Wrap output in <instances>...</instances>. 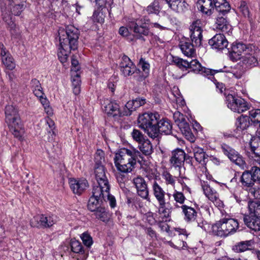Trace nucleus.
<instances>
[{
    "label": "nucleus",
    "instance_id": "obj_6",
    "mask_svg": "<svg viewBox=\"0 0 260 260\" xmlns=\"http://www.w3.org/2000/svg\"><path fill=\"white\" fill-rule=\"evenodd\" d=\"M249 214L244 217L245 224L250 229L255 231H260V202H249Z\"/></svg>",
    "mask_w": 260,
    "mask_h": 260
},
{
    "label": "nucleus",
    "instance_id": "obj_33",
    "mask_svg": "<svg viewBox=\"0 0 260 260\" xmlns=\"http://www.w3.org/2000/svg\"><path fill=\"white\" fill-rule=\"evenodd\" d=\"M2 60L3 63L9 69L13 70L15 67V64L13 61V58L11 55L6 50H2L0 52Z\"/></svg>",
    "mask_w": 260,
    "mask_h": 260
},
{
    "label": "nucleus",
    "instance_id": "obj_54",
    "mask_svg": "<svg viewBox=\"0 0 260 260\" xmlns=\"http://www.w3.org/2000/svg\"><path fill=\"white\" fill-rule=\"evenodd\" d=\"M137 192L139 196L147 201L150 202V199L149 198V190L148 189L147 185L144 188H137Z\"/></svg>",
    "mask_w": 260,
    "mask_h": 260
},
{
    "label": "nucleus",
    "instance_id": "obj_28",
    "mask_svg": "<svg viewBox=\"0 0 260 260\" xmlns=\"http://www.w3.org/2000/svg\"><path fill=\"white\" fill-rule=\"evenodd\" d=\"M257 136L252 137L250 140L249 145L251 150L256 156H259L257 162L260 165V135L258 134Z\"/></svg>",
    "mask_w": 260,
    "mask_h": 260
},
{
    "label": "nucleus",
    "instance_id": "obj_20",
    "mask_svg": "<svg viewBox=\"0 0 260 260\" xmlns=\"http://www.w3.org/2000/svg\"><path fill=\"white\" fill-rule=\"evenodd\" d=\"M209 44L213 49L222 50L227 47L228 42L223 34H218L209 40Z\"/></svg>",
    "mask_w": 260,
    "mask_h": 260
},
{
    "label": "nucleus",
    "instance_id": "obj_7",
    "mask_svg": "<svg viewBox=\"0 0 260 260\" xmlns=\"http://www.w3.org/2000/svg\"><path fill=\"white\" fill-rule=\"evenodd\" d=\"M256 49V46L252 44L246 45L241 43H234L230 51V57L231 60L236 61L242 58L246 53L252 54Z\"/></svg>",
    "mask_w": 260,
    "mask_h": 260
},
{
    "label": "nucleus",
    "instance_id": "obj_12",
    "mask_svg": "<svg viewBox=\"0 0 260 260\" xmlns=\"http://www.w3.org/2000/svg\"><path fill=\"white\" fill-rule=\"evenodd\" d=\"M189 29L190 38L192 43L194 44L195 46H200L203 38L201 21L197 20L193 21Z\"/></svg>",
    "mask_w": 260,
    "mask_h": 260
},
{
    "label": "nucleus",
    "instance_id": "obj_41",
    "mask_svg": "<svg viewBox=\"0 0 260 260\" xmlns=\"http://www.w3.org/2000/svg\"><path fill=\"white\" fill-rule=\"evenodd\" d=\"M96 218L102 221H106L108 219V212L105 207V205L97 208L93 211Z\"/></svg>",
    "mask_w": 260,
    "mask_h": 260
},
{
    "label": "nucleus",
    "instance_id": "obj_9",
    "mask_svg": "<svg viewBox=\"0 0 260 260\" xmlns=\"http://www.w3.org/2000/svg\"><path fill=\"white\" fill-rule=\"evenodd\" d=\"M228 107L232 111L242 113L247 111L249 108L245 100L239 97H236L232 94H229L226 97Z\"/></svg>",
    "mask_w": 260,
    "mask_h": 260
},
{
    "label": "nucleus",
    "instance_id": "obj_29",
    "mask_svg": "<svg viewBox=\"0 0 260 260\" xmlns=\"http://www.w3.org/2000/svg\"><path fill=\"white\" fill-rule=\"evenodd\" d=\"M240 181L242 186L245 187L246 189L251 186H254L255 183L250 170L245 171L242 173Z\"/></svg>",
    "mask_w": 260,
    "mask_h": 260
},
{
    "label": "nucleus",
    "instance_id": "obj_55",
    "mask_svg": "<svg viewBox=\"0 0 260 260\" xmlns=\"http://www.w3.org/2000/svg\"><path fill=\"white\" fill-rule=\"evenodd\" d=\"M94 159L96 166L103 165V162L105 161L104 151L101 150H98L95 153Z\"/></svg>",
    "mask_w": 260,
    "mask_h": 260
},
{
    "label": "nucleus",
    "instance_id": "obj_23",
    "mask_svg": "<svg viewBox=\"0 0 260 260\" xmlns=\"http://www.w3.org/2000/svg\"><path fill=\"white\" fill-rule=\"evenodd\" d=\"M202 187L205 195L212 202L217 204L219 201L218 194L205 182L202 183Z\"/></svg>",
    "mask_w": 260,
    "mask_h": 260
},
{
    "label": "nucleus",
    "instance_id": "obj_16",
    "mask_svg": "<svg viewBox=\"0 0 260 260\" xmlns=\"http://www.w3.org/2000/svg\"><path fill=\"white\" fill-rule=\"evenodd\" d=\"M69 184L73 192L77 194H81L88 187L87 181L84 178H71L70 179Z\"/></svg>",
    "mask_w": 260,
    "mask_h": 260
},
{
    "label": "nucleus",
    "instance_id": "obj_26",
    "mask_svg": "<svg viewBox=\"0 0 260 260\" xmlns=\"http://www.w3.org/2000/svg\"><path fill=\"white\" fill-rule=\"evenodd\" d=\"M214 26L216 29L220 30L228 35H230L232 34V26L222 17H218L217 19Z\"/></svg>",
    "mask_w": 260,
    "mask_h": 260
},
{
    "label": "nucleus",
    "instance_id": "obj_27",
    "mask_svg": "<svg viewBox=\"0 0 260 260\" xmlns=\"http://www.w3.org/2000/svg\"><path fill=\"white\" fill-rule=\"evenodd\" d=\"M181 208L184 214L185 220L187 222H193L195 221L197 216V212L195 209L187 205H182Z\"/></svg>",
    "mask_w": 260,
    "mask_h": 260
},
{
    "label": "nucleus",
    "instance_id": "obj_39",
    "mask_svg": "<svg viewBox=\"0 0 260 260\" xmlns=\"http://www.w3.org/2000/svg\"><path fill=\"white\" fill-rule=\"evenodd\" d=\"M72 82L73 91L75 95H78L80 92L81 80L79 74L78 73H72Z\"/></svg>",
    "mask_w": 260,
    "mask_h": 260
},
{
    "label": "nucleus",
    "instance_id": "obj_3",
    "mask_svg": "<svg viewBox=\"0 0 260 260\" xmlns=\"http://www.w3.org/2000/svg\"><path fill=\"white\" fill-rule=\"evenodd\" d=\"M5 116L6 122L10 131L14 137L20 139L24 131L22 127L18 109L12 105L7 106L5 108Z\"/></svg>",
    "mask_w": 260,
    "mask_h": 260
},
{
    "label": "nucleus",
    "instance_id": "obj_63",
    "mask_svg": "<svg viewBox=\"0 0 260 260\" xmlns=\"http://www.w3.org/2000/svg\"><path fill=\"white\" fill-rule=\"evenodd\" d=\"M122 173L123 172H120V173H117L116 175L117 181L121 186L124 185L125 182L128 180L127 176L123 174Z\"/></svg>",
    "mask_w": 260,
    "mask_h": 260
},
{
    "label": "nucleus",
    "instance_id": "obj_57",
    "mask_svg": "<svg viewBox=\"0 0 260 260\" xmlns=\"http://www.w3.org/2000/svg\"><path fill=\"white\" fill-rule=\"evenodd\" d=\"M173 62L180 68L187 69L188 67V60L179 57H173Z\"/></svg>",
    "mask_w": 260,
    "mask_h": 260
},
{
    "label": "nucleus",
    "instance_id": "obj_44",
    "mask_svg": "<svg viewBox=\"0 0 260 260\" xmlns=\"http://www.w3.org/2000/svg\"><path fill=\"white\" fill-rule=\"evenodd\" d=\"M31 84L35 95L40 98H43L44 93L42 91V88L40 85L39 81L38 80L34 79L31 80Z\"/></svg>",
    "mask_w": 260,
    "mask_h": 260
},
{
    "label": "nucleus",
    "instance_id": "obj_64",
    "mask_svg": "<svg viewBox=\"0 0 260 260\" xmlns=\"http://www.w3.org/2000/svg\"><path fill=\"white\" fill-rule=\"evenodd\" d=\"M72 68H71V73H76L79 70L78 67V61L76 58L75 57L73 56L72 58Z\"/></svg>",
    "mask_w": 260,
    "mask_h": 260
},
{
    "label": "nucleus",
    "instance_id": "obj_37",
    "mask_svg": "<svg viewBox=\"0 0 260 260\" xmlns=\"http://www.w3.org/2000/svg\"><path fill=\"white\" fill-rule=\"evenodd\" d=\"M128 26L131 30H133L138 35H143L147 36L149 34V31L148 28L143 26H139L137 23L135 22H131Z\"/></svg>",
    "mask_w": 260,
    "mask_h": 260
},
{
    "label": "nucleus",
    "instance_id": "obj_45",
    "mask_svg": "<svg viewBox=\"0 0 260 260\" xmlns=\"http://www.w3.org/2000/svg\"><path fill=\"white\" fill-rule=\"evenodd\" d=\"M109 190L110 189H107V190H105V189H102L103 193L102 195L103 196L104 198V205L106 202L107 200L109 202L110 206L112 208H114L116 205V200L114 196L110 194Z\"/></svg>",
    "mask_w": 260,
    "mask_h": 260
},
{
    "label": "nucleus",
    "instance_id": "obj_38",
    "mask_svg": "<svg viewBox=\"0 0 260 260\" xmlns=\"http://www.w3.org/2000/svg\"><path fill=\"white\" fill-rule=\"evenodd\" d=\"M237 129L243 131L247 129L250 125V119L248 116L242 115L236 122Z\"/></svg>",
    "mask_w": 260,
    "mask_h": 260
},
{
    "label": "nucleus",
    "instance_id": "obj_18",
    "mask_svg": "<svg viewBox=\"0 0 260 260\" xmlns=\"http://www.w3.org/2000/svg\"><path fill=\"white\" fill-rule=\"evenodd\" d=\"M185 153L181 149H177L172 152L170 163L174 168H180L183 166L185 159Z\"/></svg>",
    "mask_w": 260,
    "mask_h": 260
},
{
    "label": "nucleus",
    "instance_id": "obj_47",
    "mask_svg": "<svg viewBox=\"0 0 260 260\" xmlns=\"http://www.w3.org/2000/svg\"><path fill=\"white\" fill-rule=\"evenodd\" d=\"M186 234H179L175 240V247L177 249H184L186 247L187 244L184 241V240L186 239Z\"/></svg>",
    "mask_w": 260,
    "mask_h": 260
},
{
    "label": "nucleus",
    "instance_id": "obj_61",
    "mask_svg": "<svg viewBox=\"0 0 260 260\" xmlns=\"http://www.w3.org/2000/svg\"><path fill=\"white\" fill-rule=\"evenodd\" d=\"M83 243L87 247H90L92 244V239L87 233H84L81 236Z\"/></svg>",
    "mask_w": 260,
    "mask_h": 260
},
{
    "label": "nucleus",
    "instance_id": "obj_43",
    "mask_svg": "<svg viewBox=\"0 0 260 260\" xmlns=\"http://www.w3.org/2000/svg\"><path fill=\"white\" fill-rule=\"evenodd\" d=\"M166 2L169 5L170 8L178 12L183 11L182 5H185V2H182V0H165Z\"/></svg>",
    "mask_w": 260,
    "mask_h": 260
},
{
    "label": "nucleus",
    "instance_id": "obj_11",
    "mask_svg": "<svg viewBox=\"0 0 260 260\" xmlns=\"http://www.w3.org/2000/svg\"><path fill=\"white\" fill-rule=\"evenodd\" d=\"M102 189L100 187H93L92 196L90 198L88 203V209L93 212L104 205V198L102 196Z\"/></svg>",
    "mask_w": 260,
    "mask_h": 260
},
{
    "label": "nucleus",
    "instance_id": "obj_24",
    "mask_svg": "<svg viewBox=\"0 0 260 260\" xmlns=\"http://www.w3.org/2000/svg\"><path fill=\"white\" fill-rule=\"evenodd\" d=\"M196 160L202 165H206L208 161V156L206 155L203 149L196 145L192 146Z\"/></svg>",
    "mask_w": 260,
    "mask_h": 260
},
{
    "label": "nucleus",
    "instance_id": "obj_17",
    "mask_svg": "<svg viewBox=\"0 0 260 260\" xmlns=\"http://www.w3.org/2000/svg\"><path fill=\"white\" fill-rule=\"evenodd\" d=\"M102 109L108 116H121L119 105L115 102L107 99L102 104Z\"/></svg>",
    "mask_w": 260,
    "mask_h": 260
},
{
    "label": "nucleus",
    "instance_id": "obj_4",
    "mask_svg": "<svg viewBox=\"0 0 260 260\" xmlns=\"http://www.w3.org/2000/svg\"><path fill=\"white\" fill-rule=\"evenodd\" d=\"M239 226L237 220L231 218H223L212 226V232L214 235L226 237L236 232Z\"/></svg>",
    "mask_w": 260,
    "mask_h": 260
},
{
    "label": "nucleus",
    "instance_id": "obj_53",
    "mask_svg": "<svg viewBox=\"0 0 260 260\" xmlns=\"http://www.w3.org/2000/svg\"><path fill=\"white\" fill-rule=\"evenodd\" d=\"M125 108L127 109V111L120 110L121 116L130 115L133 111L136 110V108L134 107V104H133L132 101H128L125 104Z\"/></svg>",
    "mask_w": 260,
    "mask_h": 260
},
{
    "label": "nucleus",
    "instance_id": "obj_56",
    "mask_svg": "<svg viewBox=\"0 0 260 260\" xmlns=\"http://www.w3.org/2000/svg\"><path fill=\"white\" fill-rule=\"evenodd\" d=\"M255 182L260 184V168L253 166L250 170Z\"/></svg>",
    "mask_w": 260,
    "mask_h": 260
},
{
    "label": "nucleus",
    "instance_id": "obj_50",
    "mask_svg": "<svg viewBox=\"0 0 260 260\" xmlns=\"http://www.w3.org/2000/svg\"><path fill=\"white\" fill-rule=\"evenodd\" d=\"M71 247L73 252L83 254L84 250L81 243L76 240H72L71 242Z\"/></svg>",
    "mask_w": 260,
    "mask_h": 260
},
{
    "label": "nucleus",
    "instance_id": "obj_40",
    "mask_svg": "<svg viewBox=\"0 0 260 260\" xmlns=\"http://www.w3.org/2000/svg\"><path fill=\"white\" fill-rule=\"evenodd\" d=\"M252 243V242L250 240L240 242L233 246V250L236 252H244L250 249Z\"/></svg>",
    "mask_w": 260,
    "mask_h": 260
},
{
    "label": "nucleus",
    "instance_id": "obj_51",
    "mask_svg": "<svg viewBox=\"0 0 260 260\" xmlns=\"http://www.w3.org/2000/svg\"><path fill=\"white\" fill-rule=\"evenodd\" d=\"M248 192L249 198L260 199V188L256 186H251L246 189Z\"/></svg>",
    "mask_w": 260,
    "mask_h": 260
},
{
    "label": "nucleus",
    "instance_id": "obj_46",
    "mask_svg": "<svg viewBox=\"0 0 260 260\" xmlns=\"http://www.w3.org/2000/svg\"><path fill=\"white\" fill-rule=\"evenodd\" d=\"M72 50L70 48L66 49V47L60 46L58 52V57L61 62L64 63L66 62L68 55Z\"/></svg>",
    "mask_w": 260,
    "mask_h": 260
},
{
    "label": "nucleus",
    "instance_id": "obj_5",
    "mask_svg": "<svg viewBox=\"0 0 260 260\" xmlns=\"http://www.w3.org/2000/svg\"><path fill=\"white\" fill-rule=\"evenodd\" d=\"M159 115L157 113H145L139 116V127L143 129L148 136L152 139L158 138V131L156 125L158 123Z\"/></svg>",
    "mask_w": 260,
    "mask_h": 260
},
{
    "label": "nucleus",
    "instance_id": "obj_60",
    "mask_svg": "<svg viewBox=\"0 0 260 260\" xmlns=\"http://www.w3.org/2000/svg\"><path fill=\"white\" fill-rule=\"evenodd\" d=\"M239 8L244 17H249V10L245 2H241Z\"/></svg>",
    "mask_w": 260,
    "mask_h": 260
},
{
    "label": "nucleus",
    "instance_id": "obj_62",
    "mask_svg": "<svg viewBox=\"0 0 260 260\" xmlns=\"http://www.w3.org/2000/svg\"><path fill=\"white\" fill-rule=\"evenodd\" d=\"M24 6H21V7H19V6L9 5V9L14 15H19L24 9Z\"/></svg>",
    "mask_w": 260,
    "mask_h": 260
},
{
    "label": "nucleus",
    "instance_id": "obj_58",
    "mask_svg": "<svg viewBox=\"0 0 260 260\" xmlns=\"http://www.w3.org/2000/svg\"><path fill=\"white\" fill-rule=\"evenodd\" d=\"M133 183L134 184L136 188H144L147 185L146 182L144 179L141 177L138 176L133 179Z\"/></svg>",
    "mask_w": 260,
    "mask_h": 260
},
{
    "label": "nucleus",
    "instance_id": "obj_25",
    "mask_svg": "<svg viewBox=\"0 0 260 260\" xmlns=\"http://www.w3.org/2000/svg\"><path fill=\"white\" fill-rule=\"evenodd\" d=\"M172 126L169 120L162 119L159 121L156 125V129L158 131V137L161 133H164L166 135L170 134L172 132Z\"/></svg>",
    "mask_w": 260,
    "mask_h": 260
},
{
    "label": "nucleus",
    "instance_id": "obj_31",
    "mask_svg": "<svg viewBox=\"0 0 260 260\" xmlns=\"http://www.w3.org/2000/svg\"><path fill=\"white\" fill-rule=\"evenodd\" d=\"M198 4L201 11L208 15H210L214 10L213 0H199Z\"/></svg>",
    "mask_w": 260,
    "mask_h": 260
},
{
    "label": "nucleus",
    "instance_id": "obj_48",
    "mask_svg": "<svg viewBox=\"0 0 260 260\" xmlns=\"http://www.w3.org/2000/svg\"><path fill=\"white\" fill-rule=\"evenodd\" d=\"M162 177L165 180V183L166 185H170L174 188H175L176 183V178H177V177L173 176L168 172H165L162 174Z\"/></svg>",
    "mask_w": 260,
    "mask_h": 260
},
{
    "label": "nucleus",
    "instance_id": "obj_49",
    "mask_svg": "<svg viewBox=\"0 0 260 260\" xmlns=\"http://www.w3.org/2000/svg\"><path fill=\"white\" fill-rule=\"evenodd\" d=\"M173 197L175 201V206L179 207L178 204H183L185 200V197L182 192L175 190L173 194Z\"/></svg>",
    "mask_w": 260,
    "mask_h": 260
},
{
    "label": "nucleus",
    "instance_id": "obj_35",
    "mask_svg": "<svg viewBox=\"0 0 260 260\" xmlns=\"http://www.w3.org/2000/svg\"><path fill=\"white\" fill-rule=\"evenodd\" d=\"M138 66L141 68L143 73L142 75L137 74V80L141 81L145 79L149 75L150 65L143 58L140 59Z\"/></svg>",
    "mask_w": 260,
    "mask_h": 260
},
{
    "label": "nucleus",
    "instance_id": "obj_42",
    "mask_svg": "<svg viewBox=\"0 0 260 260\" xmlns=\"http://www.w3.org/2000/svg\"><path fill=\"white\" fill-rule=\"evenodd\" d=\"M249 119L254 123H259L257 133L260 135V109L252 110L249 112Z\"/></svg>",
    "mask_w": 260,
    "mask_h": 260
},
{
    "label": "nucleus",
    "instance_id": "obj_13",
    "mask_svg": "<svg viewBox=\"0 0 260 260\" xmlns=\"http://www.w3.org/2000/svg\"><path fill=\"white\" fill-rule=\"evenodd\" d=\"M57 217L51 215L45 216V215H38L35 216L30 220V224L32 226L50 227L57 222Z\"/></svg>",
    "mask_w": 260,
    "mask_h": 260
},
{
    "label": "nucleus",
    "instance_id": "obj_36",
    "mask_svg": "<svg viewBox=\"0 0 260 260\" xmlns=\"http://www.w3.org/2000/svg\"><path fill=\"white\" fill-rule=\"evenodd\" d=\"M138 148L145 155H149L153 151L152 145L148 139L139 144Z\"/></svg>",
    "mask_w": 260,
    "mask_h": 260
},
{
    "label": "nucleus",
    "instance_id": "obj_2",
    "mask_svg": "<svg viewBox=\"0 0 260 260\" xmlns=\"http://www.w3.org/2000/svg\"><path fill=\"white\" fill-rule=\"evenodd\" d=\"M58 34L60 46L73 50L77 49L79 31L77 28L73 25H68L65 28L59 27Z\"/></svg>",
    "mask_w": 260,
    "mask_h": 260
},
{
    "label": "nucleus",
    "instance_id": "obj_34",
    "mask_svg": "<svg viewBox=\"0 0 260 260\" xmlns=\"http://www.w3.org/2000/svg\"><path fill=\"white\" fill-rule=\"evenodd\" d=\"M258 51V47L256 46V49L253 53H246L243 55L241 58L243 63L248 66H255L257 63V59L255 55Z\"/></svg>",
    "mask_w": 260,
    "mask_h": 260
},
{
    "label": "nucleus",
    "instance_id": "obj_1",
    "mask_svg": "<svg viewBox=\"0 0 260 260\" xmlns=\"http://www.w3.org/2000/svg\"><path fill=\"white\" fill-rule=\"evenodd\" d=\"M138 156H140V152L136 149H119L114 159L117 169L124 173L131 172L135 168Z\"/></svg>",
    "mask_w": 260,
    "mask_h": 260
},
{
    "label": "nucleus",
    "instance_id": "obj_19",
    "mask_svg": "<svg viewBox=\"0 0 260 260\" xmlns=\"http://www.w3.org/2000/svg\"><path fill=\"white\" fill-rule=\"evenodd\" d=\"M170 204L169 202H163L158 203V213L159 215L157 219H154L152 222H158L159 223L166 221L167 219L170 216L171 211L169 207Z\"/></svg>",
    "mask_w": 260,
    "mask_h": 260
},
{
    "label": "nucleus",
    "instance_id": "obj_15",
    "mask_svg": "<svg viewBox=\"0 0 260 260\" xmlns=\"http://www.w3.org/2000/svg\"><path fill=\"white\" fill-rule=\"evenodd\" d=\"M222 151L231 161L237 166L242 167L245 164V161L242 156L235 150L227 145L222 147Z\"/></svg>",
    "mask_w": 260,
    "mask_h": 260
},
{
    "label": "nucleus",
    "instance_id": "obj_52",
    "mask_svg": "<svg viewBox=\"0 0 260 260\" xmlns=\"http://www.w3.org/2000/svg\"><path fill=\"white\" fill-rule=\"evenodd\" d=\"M131 136L134 141L139 144L146 139L141 132L138 129H134L131 133Z\"/></svg>",
    "mask_w": 260,
    "mask_h": 260
},
{
    "label": "nucleus",
    "instance_id": "obj_59",
    "mask_svg": "<svg viewBox=\"0 0 260 260\" xmlns=\"http://www.w3.org/2000/svg\"><path fill=\"white\" fill-rule=\"evenodd\" d=\"M147 11L148 13L157 14L159 11L158 2L157 1L153 2L147 7Z\"/></svg>",
    "mask_w": 260,
    "mask_h": 260
},
{
    "label": "nucleus",
    "instance_id": "obj_22",
    "mask_svg": "<svg viewBox=\"0 0 260 260\" xmlns=\"http://www.w3.org/2000/svg\"><path fill=\"white\" fill-rule=\"evenodd\" d=\"M152 193L158 203L166 202L165 196L166 193L164 189L154 181L152 185Z\"/></svg>",
    "mask_w": 260,
    "mask_h": 260
},
{
    "label": "nucleus",
    "instance_id": "obj_8",
    "mask_svg": "<svg viewBox=\"0 0 260 260\" xmlns=\"http://www.w3.org/2000/svg\"><path fill=\"white\" fill-rule=\"evenodd\" d=\"M173 118L175 123L178 125L182 134L189 141H194L195 137L191 131L187 117L179 111H176L173 114Z\"/></svg>",
    "mask_w": 260,
    "mask_h": 260
},
{
    "label": "nucleus",
    "instance_id": "obj_32",
    "mask_svg": "<svg viewBox=\"0 0 260 260\" xmlns=\"http://www.w3.org/2000/svg\"><path fill=\"white\" fill-rule=\"evenodd\" d=\"M194 43H190L188 42L182 41L180 42V48L182 53L187 57H192L195 54Z\"/></svg>",
    "mask_w": 260,
    "mask_h": 260
},
{
    "label": "nucleus",
    "instance_id": "obj_14",
    "mask_svg": "<svg viewBox=\"0 0 260 260\" xmlns=\"http://www.w3.org/2000/svg\"><path fill=\"white\" fill-rule=\"evenodd\" d=\"M94 173L98 185H94L93 187H100L101 189H104L105 190L110 189V185L103 165L95 166Z\"/></svg>",
    "mask_w": 260,
    "mask_h": 260
},
{
    "label": "nucleus",
    "instance_id": "obj_30",
    "mask_svg": "<svg viewBox=\"0 0 260 260\" xmlns=\"http://www.w3.org/2000/svg\"><path fill=\"white\" fill-rule=\"evenodd\" d=\"M213 2L214 5V9L222 14L224 15L230 10V5L226 0H213Z\"/></svg>",
    "mask_w": 260,
    "mask_h": 260
},
{
    "label": "nucleus",
    "instance_id": "obj_10",
    "mask_svg": "<svg viewBox=\"0 0 260 260\" xmlns=\"http://www.w3.org/2000/svg\"><path fill=\"white\" fill-rule=\"evenodd\" d=\"M119 67L124 76H129L134 74V77L137 80V74H140V71L136 69V66L128 57L126 55L122 57Z\"/></svg>",
    "mask_w": 260,
    "mask_h": 260
},
{
    "label": "nucleus",
    "instance_id": "obj_21",
    "mask_svg": "<svg viewBox=\"0 0 260 260\" xmlns=\"http://www.w3.org/2000/svg\"><path fill=\"white\" fill-rule=\"evenodd\" d=\"M188 67L191 70L197 73L200 74L203 76L212 75V71L209 69L203 67L199 61L197 59H193L191 61L188 60Z\"/></svg>",
    "mask_w": 260,
    "mask_h": 260
}]
</instances>
